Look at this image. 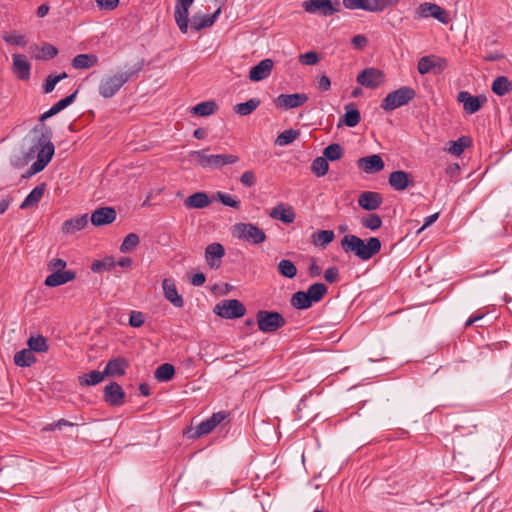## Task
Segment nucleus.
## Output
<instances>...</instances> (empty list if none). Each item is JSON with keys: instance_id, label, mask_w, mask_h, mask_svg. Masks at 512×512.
I'll return each mask as SVG.
<instances>
[{"instance_id": "obj_1", "label": "nucleus", "mask_w": 512, "mask_h": 512, "mask_svg": "<svg viewBox=\"0 0 512 512\" xmlns=\"http://www.w3.org/2000/svg\"><path fill=\"white\" fill-rule=\"evenodd\" d=\"M32 146L28 155L33 157L37 154L36 161L30 166L31 174L41 172L51 161L54 155V145L51 141L53 132L50 126L44 122L36 125L32 131Z\"/></svg>"}, {"instance_id": "obj_2", "label": "nucleus", "mask_w": 512, "mask_h": 512, "mask_svg": "<svg viewBox=\"0 0 512 512\" xmlns=\"http://www.w3.org/2000/svg\"><path fill=\"white\" fill-rule=\"evenodd\" d=\"M144 67V61L141 60L129 67L124 72L116 73L112 76L102 79L98 86L99 94L104 98H111L130 80L138 77Z\"/></svg>"}, {"instance_id": "obj_3", "label": "nucleus", "mask_w": 512, "mask_h": 512, "mask_svg": "<svg viewBox=\"0 0 512 512\" xmlns=\"http://www.w3.org/2000/svg\"><path fill=\"white\" fill-rule=\"evenodd\" d=\"M340 244L345 253H354L363 261L371 259L381 250V242L377 237H370L364 241L356 235H345Z\"/></svg>"}, {"instance_id": "obj_4", "label": "nucleus", "mask_w": 512, "mask_h": 512, "mask_svg": "<svg viewBox=\"0 0 512 512\" xmlns=\"http://www.w3.org/2000/svg\"><path fill=\"white\" fill-rule=\"evenodd\" d=\"M209 148L194 150L189 152L190 160L195 165L204 169H221L226 165H232L239 161V157L234 154H207Z\"/></svg>"}, {"instance_id": "obj_5", "label": "nucleus", "mask_w": 512, "mask_h": 512, "mask_svg": "<svg viewBox=\"0 0 512 512\" xmlns=\"http://www.w3.org/2000/svg\"><path fill=\"white\" fill-rule=\"evenodd\" d=\"M416 92L408 86L400 87L386 95L381 102V108L385 111H392L408 104L415 98Z\"/></svg>"}, {"instance_id": "obj_6", "label": "nucleus", "mask_w": 512, "mask_h": 512, "mask_svg": "<svg viewBox=\"0 0 512 512\" xmlns=\"http://www.w3.org/2000/svg\"><path fill=\"white\" fill-rule=\"evenodd\" d=\"M258 329L263 333H274L286 324L285 318L276 311L259 310L256 313Z\"/></svg>"}, {"instance_id": "obj_7", "label": "nucleus", "mask_w": 512, "mask_h": 512, "mask_svg": "<svg viewBox=\"0 0 512 512\" xmlns=\"http://www.w3.org/2000/svg\"><path fill=\"white\" fill-rule=\"evenodd\" d=\"M232 235L252 244H260L266 240L264 231L251 223H236L232 227Z\"/></svg>"}, {"instance_id": "obj_8", "label": "nucleus", "mask_w": 512, "mask_h": 512, "mask_svg": "<svg viewBox=\"0 0 512 512\" xmlns=\"http://www.w3.org/2000/svg\"><path fill=\"white\" fill-rule=\"evenodd\" d=\"M302 6L307 13L323 17L332 16L341 10L340 2H332V0H306Z\"/></svg>"}, {"instance_id": "obj_9", "label": "nucleus", "mask_w": 512, "mask_h": 512, "mask_svg": "<svg viewBox=\"0 0 512 512\" xmlns=\"http://www.w3.org/2000/svg\"><path fill=\"white\" fill-rule=\"evenodd\" d=\"M213 311L222 318L234 319L244 316L246 308L244 304L237 299H226L216 304Z\"/></svg>"}, {"instance_id": "obj_10", "label": "nucleus", "mask_w": 512, "mask_h": 512, "mask_svg": "<svg viewBox=\"0 0 512 512\" xmlns=\"http://www.w3.org/2000/svg\"><path fill=\"white\" fill-rule=\"evenodd\" d=\"M399 0H343V6L350 10L362 9L369 12H380L396 4Z\"/></svg>"}, {"instance_id": "obj_11", "label": "nucleus", "mask_w": 512, "mask_h": 512, "mask_svg": "<svg viewBox=\"0 0 512 512\" xmlns=\"http://www.w3.org/2000/svg\"><path fill=\"white\" fill-rule=\"evenodd\" d=\"M448 67V61L445 58L430 55L419 59L417 69L419 74L441 73Z\"/></svg>"}, {"instance_id": "obj_12", "label": "nucleus", "mask_w": 512, "mask_h": 512, "mask_svg": "<svg viewBox=\"0 0 512 512\" xmlns=\"http://www.w3.org/2000/svg\"><path fill=\"white\" fill-rule=\"evenodd\" d=\"M416 14L420 18H427L431 16L443 24H447L450 20L448 12L445 9L441 8L437 4L429 2L420 4L416 10Z\"/></svg>"}, {"instance_id": "obj_13", "label": "nucleus", "mask_w": 512, "mask_h": 512, "mask_svg": "<svg viewBox=\"0 0 512 512\" xmlns=\"http://www.w3.org/2000/svg\"><path fill=\"white\" fill-rule=\"evenodd\" d=\"M308 99L305 93L280 94L274 99V104L277 108L290 110L302 106Z\"/></svg>"}, {"instance_id": "obj_14", "label": "nucleus", "mask_w": 512, "mask_h": 512, "mask_svg": "<svg viewBox=\"0 0 512 512\" xmlns=\"http://www.w3.org/2000/svg\"><path fill=\"white\" fill-rule=\"evenodd\" d=\"M357 82L369 89H375L384 82V74L376 68H366L357 76Z\"/></svg>"}, {"instance_id": "obj_15", "label": "nucleus", "mask_w": 512, "mask_h": 512, "mask_svg": "<svg viewBox=\"0 0 512 512\" xmlns=\"http://www.w3.org/2000/svg\"><path fill=\"white\" fill-rule=\"evenodd\" d=\"M457 100L463 104L464 111L468 114L476 113L487 102L485 95L473 96L467 91L459 92Z\"/></svg>"}, {"instance_id": "obj_16", "label": "nucleus", "mask_w": 512, "mask_h": 512, "mask_svg": "<svg viewBox=\"0 0 512 512\" xmlns=\"http://www.w3.org/2000/svg\"><path fill=\"white\" fill-rule=\"evenodd\" d=\"M194 0H177L174 11L175 22L182 33L188 31L189 8Z\"/></svg>"}, {"instance_id": "obj_17", "label": "nucleus", "mask_w": 512, "mask_h": 512, "mask_svg": "<svg viewBox=\"0 0 512 512\" xmlns=\"http://www.w3.org/2000/svg\"><path fill=\"white\" fill-rule=\"evenodd\" d=\"M125 392L117 382H111L104 389V400L111 406H121L125 401Z\"/></svg>"}, {"instance_id": "obj_18", "label": "nucleus", "mask_w": 512, "mask_h": 512, "mask_svg": "<svg viewBox=\"0 0 512 512\" xmlns=\"http://www.w3.org/2000/svg\"><path fill=\"white\" fill-rule=\"evenodd\" d=\"M273 67L274 61L266 58L250 69L249 79L253 82L262 81L271 75Z\"/></svg>"}, {"instance_id": "obj_19", "label": "nucleus", "mask_w": 512, "mask_h": 512, "mask_svg": "<svg viewBox=\"0 0 512 512\" xmlns=\"http://www.w3.org/2000/svg\"><path fill=\"white\" fill-rule=\"evenodd\" d=\"M116 210L113 207H100L91 214V223L94 226L108 225L115 221Z\"/></svg>"}, {"instance_id": "obj_20", "label": "nucleus", "mask_w": 512, "mask_h": 512, "mask_svg": "<svg viewBox=\"0 0 512 512\" xmlns=\"http://www.w3.org/2000/svg\"><path fill=\"white\" fill-rule=\"evenodd\" d=\"M389 185L396 191H402L413 185V178L410 173L397 170L393 171L388 178Z\"/></svg>"}, {"instance_id": "obj_21", "label": "nucleus", "mask_w": 512, "mask_h": 512, "mask_svg": "<svg viewBox=\"0 0 512 512\" xmlns=\"http://www.w3.org/2000/svg\"><path fill=\"white\" fill-rule=\"evenodd\" d=\"M225 255V249L220 243L209 244L205 249V259L212 269L220 267L221 258Z\"/></svg>"}, {"instance_id": "obj_22", "label": "nucleus", "mask_w": 512, "mask_h": 512, "mask_svg": "<svg viewBox=\"0 0 512 512\" xmlns=\"http://www.w3.org/2000/svg\"><path fill=\"white\" fill-rule=\"evenodd\" d=\"M383 202L380 193L373 191L362 192L358 198L359 206L367 211H374L378 209Z\"/></svg>"}, {"instance_id": "obj_23", "label": "nucleus", "mask_w": 512, "mask_h": 512, "mask_svg": "<svg viewBox=\"0 0 512 512\" xmlns=\"http://www.w3.org/2000/svg\"><path fill=\"white\" fill-rule=\"evenodd\" d=\"M357 164L359 168L368 174L377 173L384 168V162L378 154L362 157L357 161Z\"/></svg>"}, {"instance_id": "obj_24", "label": "nucleus", "mask_w": 512, "mask_h": 512, "mask_svg": "<svg viewBox=\"0 0 512 512\" xmlns=\"http://www.w3.org/2000/svg\"><path fill=\"white\" fill-rule=\"evenodd\" d=\"M162 288L165 298L177 308H181L184 305V301L181 295L178 294L174 280L171 278H165L162 282Z\"/></svg>"}, {"instance_id": "obj_25", "label": "nucleus", "mask_w": 512, "mask_h": 512, "mask_svg": "<svg viewBox=\"0 0 512 512\" xmlns=\"http://www.w3.org/2000/svg\"><path fill=\"white\" fill-rule=\"evenodd\" d=\"M13 73L21 80H27L30 77L31 65L26 56L22 54H13Z\"/></svg>"}, {"instance_id": "obj_26", "label": "nucleus", "mask_w": 512, "mask_h": 512, "mask_svg": "<svg viewBox=\"0 0 512 512\" xmlns=\"http://www.w3.org/2000/svg\"><path fill=\"white\" fill-rule=\"evenodd\" d=\"M76 278V272L72 270L53 272L48 275L44 284L48 287H56L73 281Z\"/></svg>"}, {"instance_id": "obj_27", "label": "nucleus", "mask_w": 512, "mask_h": 512, "mask_svg": "<svg viewBox=\"0 0 512 512\" xmlns=\"http://www.w3.org/2000/svg\"><path fill=\"white\" fill-rule=\"evenodd\" d=\"M212 200L205 192H196L184 200L187 209H203L211 204Z\"/></svg>"}, {"instance_id": "obj_28", "label": "nucleus", "mask_w": 512, "mask_h": 512, "mask_svg": "<svg viewBox=\"0 0 512 512\" xmlns=\"http://www.w3.org/2000/svg\"><path fill=\"white\" fill-rule=\"evenodd\" d=\"M78 91L76 90L72 94L68 95L67 97L59 100L57 103H55L48 111L44 112L40 118V122H44L46 119L56 115L66 107H68L70 104H72L76 98Z\"/></svg>"}, {"instance_id": "obj_29", "label": "nucleus", "mask_w": 512, "mask_h": 512, "mask_svg": "<svg viewBox=\"0 0 512 512\" xmlns=\"http://www.w3.org/2000/svg\"><path fill=\"white\" fill-rule=\"evenodd\" d=\"M129 366L128 361L125 358L118 357L108 361L104 374L106 376H122L125 374L126 368Z\"/></svg>"}, {"instance_id": "obj_30", "label": "nucleus", "mask_w": 512, "mask_h": 512, "mask_svg": "<svg viewBox=\"0 0 512 512\" xmlns=\"http://www.w3.org/2000/svg\"><path fill=\"white\" fill-rule=\"evenodd\" d=\"M221 13V6L213 14H206L204 16L194 15L192 20V28L196 31L202 30L206 27L212 26Z\"/></svg>"}, {"instance_id": "obj_31", "label": "nucleus", "mask_w": 512, "mask_h": 512, "mask_svg": "<svg viewBox=\"0 0 512 512\" xmlns=\"http://www.w3.org/2000/svg\"><path fill=\"white\" fill-rule=\"evenodd\" d=\"M269 216L273 219L280 220L285 224H290L295 220V213L292 207H286L284 204H279L275 208H273Z\"/></svg>"}, {"instance_id": "obj_32", "label": "nucleus", "mask_w": 512, "mask_h": 512, "mask_svg": "<svg viewBox=\"0 0 512 512\" xmlns=\"http://www.w3.org/2000/svg\"><path fill=\"white\" fill-rule=\"evenodd\" d=\"M361 121V115L354 103L345 105V114L343 120L339 122L338 126L344 123L348 127H355Z\"/></svg>"}, {"instance_id": "obj_33", "label": "nucleus", "mask_w": 512, "mask_h": 512, "mask_svg": "<svg viewBox=\"0 0 512 512\" xmlns=\"http://www.w3.org/2000/svg\"><path fill=\"white\" fill-rule=\"evenodd\" d=\"M46 190V184L41 183L37 185L25 198V200L21 203L20 208L26 209L31 206H36L38 202L41 200V198L44 195V192Z\"/></svg>"}, {"instance_id": "obj_34", "label": "nucleus", "mask_w": 512, "mask_h": 512, "mask_svg": "<svg viewBox=\"0 0 512 512\" xmlns=\"http://www.w3.org/2000/svg\"><path fill=\"white\" fill-rule=\"evenodd\" d=\"M335 238L332 230H318L311 235V241L314 246L326 248Z\"/></svg>"}, {"instance_id": "obj_35", "label": "nucleus", "mask_w": 512, "mask_h": 512, "mask_svg": "<svg viewBox=\"0 0 512 512\" xmlns=\"http://www.w3.org/2000/svg\"><path fill=\"white\" fill-rule=\"evenodd\" d=\"M98 63V57L95 54H78L72 60V66L75 69H89Z\"/></svg>"}, {"instance_id": "obj_36", "label": "nucleus", "mask_w": 512, "mask_h": 512, "mask_svg": "<svg viewBox=\"0 0 512 512\" xmlns=\"http://www.w3.org/2000/svg\"><path fill=\"white\" fill-rule=\"evenodd\" d=\"M88 224V216L87 214L81 215L79 217L69 219L64 221L62 225L63 231L67 233H75L77 231L82 230Z\"/></svg>"}, {"instance_id": "obj_37", "label": "nucleus", "mask_w": 512, "mask_h": 512, "mask_svg": "<svg viewBox=\"0 0 512 512\" xmlns=\"http://www.w3.org/2000/svg\"><path fill=\"white\" fill-rule=\"evenodd\" d=\"M214 429L213 424L208 420L202 421L197 427H189L185 432L188 438L197 439L201 436L209 434Z\"/></svg>"}, {"instance_id": "obj_38", "label": "nucleus", "mask_w": 512, "mask_h": 512, "mask_svg": "<svg viewBox=\"0 0 512 512\" xmlns=\"http://www.w3.org/2000/svg\"><path fill=\"white\" fill-rule=\"evenodd\" d=\"M36 362L33 352L27 348L17 352L14 355V363L20 367H29Z\"/></svg>"}, {"instance_id": "obj_39", "label": "nucleus", "mask_w": 512, "mask_h": 512, "mask_svg": "<svg viewBox=\"0 0 512 512\" xmlns=\"http://www.w3.org/2000/svg\"><path fill=\"white\" fill-rule=\"evenodd\" d=\"M312 304L306 291H297L292 295L291 305L296 309H308Z\"/></svg>"}, {"instance_id": "obj_40", "label": "nucleus", "mask_w": 512, "mask_h": 512, "mask_svg": "<svg viewBox=\"0 0 512 512\" xmlns=\"http://www.w3.org/2000/svg\"><path fill=\"white\" fill-rule=\"evenodd\" d=\"M28 348L32 352L44 353L49 349L47 340L42 335L31 336L27 341Z\"/></svg>"}, {"instance_id": "obj_41", "label": "nucleus", "mask_w": 512, "mask_h": 512, "mask_svg": "<svg viewBox=\"0 0 512 512\" xmlns=\"http://www.w3.org/2000/svg\"><path fill=\"white\" fill-rule=\"evenodd\" d=\"M260 103V99L252 98L246 102L236 104L234 106V112L242 116L249 115L260 105Z\"/></svg>"}, {"instance_id": "obj_42", "label": "nucleus", "mask_w": 512, "mask_h": 512, "mask_svg": "<svg viewBox=\"0 0 512 512\" xmlns=\"http://www.w3.org/2000/svg\"><path fill=\"white\" fill-rule=\"evenodd\" d=\"M175 368L170 363L161 364L155 371L154 377L161 382L169 381L173 378Z\"/></svg>"}, {"instance_id": "obj_43", "label": "nucleus", "mask_w": 512, "mask_h": 512, "mask_svg": "<svg viewBox=\"0 0 512 512\" xmlns=\"http://www.w3.org/2000/svg\"><path fill=\"white\" fill-rule=\"evenodd\" d=\"M328 287L324 283H314L309 286L307 293L312 303L319 302L327 293Z\"/></svg>"}, {"instance_id": "obj_44", "label": "nucleus", "mask_w": 512, "mask_h": 512, "mask_svg": "<svg viewBox=\"0 0 512 512\" xmlns=\"http://www.w3.org/2000/svg\"><path fill=\"white\" fill-rule=\"evenodd\" d=\"M104 376H105L104 371L100 372L97 370H93L87 374L80 376L79 383H80V385H86V386L96 385L103 381Z\"/></svg>"}, {"instance_id": "obj_45", "label": "nucleus", "mask_w": 512, "mask_h": 512, "mask_svg": "<svg viewBox=\"0 0 512 512\" xmlns=\"http://www.w3.org/2000/svg\"><path fill=\"white\" fill-rule=\"evenodd\" d=\"M217 110V104L214 101H205L192 108V113L197 116H209Z\"/></svg>"}, {"instance_id": "obj_46", "label": "nucleus", "mask_w": 512, "mask_h": 512, "mask_svg": "<svg viewBox=\"0 0 512 512\" xmlns=\"http://www.w3.org/2000/svg\"><path fill=\"white\" fill-rule=\"evenodd\" d=\"M116 266V261L113 257H105L102 260H95L91 265V270L94 273H101L103 271H110Z\"/></svg>"}, {"instance_id": "obj_47", "label": "nucleus", "mask_w": 512, "mask_h": 512, "mask_svg": "<svg viewBox=\"0 0 512 512\" xmlns=\"http://www.w3.org/2000/svg\"><path fill=\"white\" fill-rule=\"evenodd\" d=\"M510 85L511 83L506 76H499L492 83L491 89L496 95L503 96L509 91Z\"/></svg>"}, {"instance_id": "obj_48", "label": "nucleus", "mask_w": 512, "mask_h": 512, "mask_svg": "<svg viewBox=\"0 0 512 512\" xmlns=\"http://www.w3.org/2000/svg\"><path fill=\"white\" fill-rule=\"evenodd\" d=\"M278 272L286 278H294L297 274V268L291 260L283 259L278 263Z\"/></svg>"}, {"instance_id": "obj_49", "label": "nucleus", "mask_w": 512, "mask_h": 512, "mask_svg": "<svg viewBox=\"0 0 512 512\" xmlns=\"http://www.w3.org/2000/svg\"><path fill=\"white\" fill-rule=\"evenodd\" d=\"M343 148L338 143L328 145L323 150V157L328 161L339 160L343 156Z\"/></svg>"}, {"instance_id": "obj_50", "label": "nucleus", "mask_w": 512, "mask_h": 512, "mask_svg": "<svg viewBox=\"0 0 512 512\" xmlns=\"http://www.w3.org/2000/svg\"><path fill=\"white\" fill-rule=\"evenodd\" d=\"M470 144V138L463 136L457 139L456 141H451L448 151L453 155L459 156Z\"/></svg>"}, {"instance_id": "obj_51", "label": "nucleus", "mask_w": 512, "mask_h": 512, "mask_svg": "<svg viewBox=\"0 0 512 512\" xmlns=\"http://www.w3.org/2000/svg\"><path fill=\"white\" fill-rule=\"evenodd\" d=\"M329 169L328 161L323 157H317L312 161L311 171L317 176L322 177L327 174Z\"/></svg>"}, {"instance_id": "obj_52", "label": "nucleus", "mask_w": 512, "mask_h": 512, "mask_svg": "<svg viewBox=\"0 0 512 512\" xmlns=\"http://www.w3.org/2000/svg\"><path fill=\"white\" fill-rule=\"evenodd\" d=\"M299 134L300 132L298 130H285L277 136L275 143L279 146L289 145L299 136Z\"/></svg>"}, {"instance_id": "obj_53", "label": "nucleus", "mask_w": 512, "mask_h": 512, "mask_svg": "<svg viewBox=\"0 0 512 512\" xmlns=\"http://www.w3.org/2000/svg\"><path fill=\"white\" fill-rule=\"evenodd\" d=\"M140 243V238L135 233H129L120 245V251L127 253L135 249Z\"/></svg>"}, {"instance_id": "obj_54", "label": "nucleus", "mask_w": 512, "mask_h": 512, "mask_svg": "<svg viewBox=\"0 0 512 512\" xmlns=\"http://www.w3.org/2000/svg\"><path fill=\"white\" fill-rule=\"evenodd\" d=\"M65 78H67V73H65V72H63V73H61L59 75H55V76L49 75L46 78V81H45V83L43 85L44 93H51L54 90L55 85L59 81L65 79Z\"/></svg>"}, {"instance_id": "obj_55", "label": "nucleus", "mask_w": 512, "mask_h": 512, "mask_svg": "<svg viewBox=\"0 0 512 512\" xmlns=\"http://www.w3.org/2000/svg\"><path fill=\"white\" fill-rule=\"evenodd\" d=\"M362 225L367 229L376 230L381 227L382 219L377 214H369L362 219Z\"/></svg>"}, {"instance_id": "obj_56", "label": "nucleus", "mask_w": 512, "mask_h": 512, "mask_svg": "<svg viewBox=\"0 0 512 512\" xmlns=\"http://www.w3.org/2000/svg\"><path fill=\"white\" fill-rule=\"evenodd\" d=\"M4 40L11 45H18L21 47H24L27 45V40L24 35L19 34L15 31L11 32L10 34L4 36Z\"/></svg>"}, {"instance_id": "obj_57", "label": "nucleus", "mask_w": 512, "mask_h": 512, "mask_svg": "<svg viewBox=\"0 0 512 512\" xmlns=\"http://www.w3.org/2000/svg\"><path fill=\"white\" fill-rule=\"evenodd\" d=\"M41 52V55H36L37 59L49 60L58 54L57 48L49 43L43 44L41 47Z\"/></svg>"}, {"instance_id": "obj_58", "label": "nucleus", "mask_w": 512, "mask_h": 512, "mask_svg": "<svg viewBox=\"0 0 512 512\" xmlns=\"http://www.w3.org/2000/svg\"><path fill=\"white\" fill-rule=\"evenodd\" d=\"M217 197L221 201V203L225 206L232 207L235 209H239V207H240V201L229 194L217 192Z\"/></svg>"}, {"instance_id": "obj_59", "label": "nucleus", "mask_w": 512, "mask_h": 512, "mask_svg": "<svg viewBox=\"0 0 512 512\" xmlns=\"http://www.w3.org/2000/svg\"><path fill=\"white\" fill-rule=\"evenodd\" d=\"M300 63L304 65H315L319 61L318 54L314 51L301 54L299 56Z\"/></svg>"}, {"instance_id": "obj_60", "label": "nucleus", "mask_w": 512, "mask_h": 512, "mask_svg": "<svg viewBox=\"0 0 512 512\" xmlns=\"http://www.w3.org/2000/svg\"><path fill=\"white\" fill-rule=\"evenodd\" d=\"M145 317L142 312L132 311L129 317V325L135 328L141 327L144 324Z\"/></svg>"}, {"instance_id": "obj_61", "label": "nucleus", "mask_w": 512, "mask_h": 512, "mask_svg": "<svg viewBox=\"0 0 512 512\" xmlns=\"http://www.w3.org/2000/svg\"><path fill=\"white\" fill-rule=\"evenodd\" d=\"M66 261L60 258H53L48 263V269L53 272L65 271Z\"/></svg>"}, {"instance_id": "obj_62", "label": "nucleus", "mask_w": 512, "mask_h": 512, "mask_svg": "<svg viewBox=\"0 0 512 512\" xmlns=\"http://www.w3.org/2000/svg\"><path fill=\"white\" fill-rule=\"evenodd\" d=\"M240 181L243 185L247 187H252L256 183V176L253 171L248 170L241 175Z\"/></svg>"}, {"instance_id": "obj_63", "label": "nucleus", "mask_w": 512, "mask_h": 512, "mask_svg": "<svg viewBox=\"0 0 512 512\" xmlns=\"http://www.w3.org/2000/svg\"><path fill=\"white\" fill-rule=\"evenodd\" d=\"M324 278L328 283H335L339 279V269L335 266L329 267L325 273Z\"/></svg>"}, {"instance_id": "obj_64", "label": "nucleus", "mask_w": 512, "mask_h": 512, "mask_svg": "<svg viewBox=\"0 0 512 512\" xmlns=\"http://www.w3.org/2000/svg\"><path fill=\"white\" fill-rule=\"evenodd\" d=\"M228 413L226 411H220L214 413L208 420L213 424L214 428L217 427L220 423L227 419Z\"/></svg>"}]
</instances>
